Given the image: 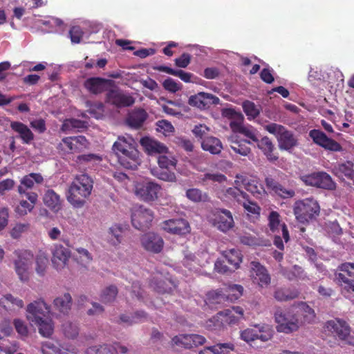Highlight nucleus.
Masks as SVG:
<instances>
[{"instance_id":"nucleus-64","label":"nucleus","mask_w":354,"mask_h":354,"mask_svg":"<svg viewBox=\"0 0 354 354\" xmlns=\"http://www.w3.org/2000/svg\"><path fill=\"white\" fill-rule=\"evenodd\" d=\"M71 40L73 43L79 44L84 35V32L78 26H73L69 31Z\"/></svg>"},{"instance_id":"nucleus-7","label":"nucleus","mask_w":354,"mask_h":354,"mask_svg":"<svg viewBox=\"0 0 354 354\" xmlns=\"http://www.w3.org/2000/svg\"><path fill=\"white\" fill-rule=\"evenodd\" d=\"M286 178H287V176L284 173L279 171L274 177L268 176L265 178V183L267 188L271 192H273L276 195L284 199L291 198L295 196V191L293 188L286 186L280 182V180H284Z\"/></svg>"},{"instance_id":"nucleus-50","label":"nucleus","mask_w":354,"mask_h":354,"mask_svg":"<svg viewBox=\"0 0 354 354\" xmlns=\"http://www.w3.org/2000/svg\"><path fill=\"white\" fill-rule=\"evenodd\" d=\"M250 143V142L245 140H239L238 138L235 140L232 139L231 140L230 147L236 153L246 156L251 151L250 148L248 147Z\"/></svg>"},{"instance_id":"nucleus-34","label":"nucleus","mask_w":354,"mask_h":354,"mask_svg":"<svg viewBox=\"0 0 354 354\" xmlns=\"http://www.w3.org/2000/svg\"><path fill=\"white\" fill-rule=\"evenodd\" d=\"M140 144L148 154L166 153L167 148L160 142L149 137H144L140 140Z\"/></svg>"},{"instance_id":"nucleus-23","label":"nucleus","mask_w":354,"mask_h":354,"mask_svg":"<svg viewBox=\"0 0 354 354\" xmlns=\"http://www.w3.org/2000/svg\"><path fill=\"white\" fill-rule=\"evenodd\" d=\"M250 264L253 282L261 288H267L270 284L271 278L266 268L257 261H252Z\"/></svg>"},{"instance_id":"nucleus-24","label":"nucleus","mask_w":354,"mask_h":354,"mask_svg":"<svg viewBox=\"0 0 354 354\" xmlns=\"http://www.w3.org/2000/svg\"><path fill=\"white\" fill-rule=\"evenodd\" d=\"M214 216V225L221 232H226L234 227V222L230 211L218 209Z\"/></svg>"},{"instance_id":"nucleus-12","label":"nucleus","mask_w":354,"mask_h":354,"mask_svg":"<svg viewBox=\"0 0 354 354\" xmlns=\"http://www.w3.org/2000/svg\"><path fill=\"white\" fill-rule=\"evenodd\" d=\"M26 312L27 319L33 324L49 317L50 306L43 299H38L27 306Z\"/></svg>"},{"instance_id":"nucleus-10","label":"nucleus","mask_w":354,"mask_h":354,"mask_svg":"<svg viewBox=\"0 0 354 354\" xmlns=\"http://www.w3.org/2000/svg\"><path fill=\"white\" fill-rule=\"evenodd\" d=\"M17 259L15 261V272L22 281L29 279L30 268L33 259V254L28 250L16 251Z\"/></svg>"},{"instance_id":"nucleus-37","label":"nucleus","mask_w":354,"mask_h":354,"mask_svg":"<svg viewBox=\"0 0 354 354\" xmlns=\"http://www.w3.org/2000/svg\"><path fill=\"white\" fill-rule=\"evenodd\" d=\"M218 315L224 317V322L228 324H235L243 317V310L240 306H233L231 308L220 311Z\"/></svg>"},{"instance_id":"nucleus-59","label":"nucleus","mask_w":354,"mask_h":354,"mask_svg":"<svg viewBox=\"0 0 354 354\" xmlns=\"http://www.w3.org/2000/svg\"><path fill=\"white\" fill-rule=\"evenodd\" d=\"M102 158L100 156L95 153H88L78 156L76 159V162L78 165L93 164L100 162Z\"/></svg>"},{"instance_id":"nucleus-42","label":"nucleus","mask_w":354,"mask_h":354,"mask_svg":"<svg viewBox=\"0 0 354 354\" xmlns=\"http://www.w3.org/2000/svg\"><path fill=\"white\" fill-rule=\"evenodd\" d=\"M203 150L210 152L212 154H218L223 149L221 140L215 137L210 136L203 139L201 142Z\"/></svg>"},{"instance_id":"nucleus-4","label":"nucleus","mask_w":354,"mask_h":354,"mask_svg":"<svg viewBox=\"0 0 354 354\" xmlns=\"http://www.w3.org/2000/svg\"><path fill=\"white\" fill-rule=\"evenodd\" d=\"M274 319L278 324L277 331L286 334L298 330L302 324V320L299 318V312L297 311L295 307L286 312L281 309H277L274 313Z\"/></svg>"},{"instance_id":"nucleus-22","label":"nucleus","mask_w":354,"mask_h":354,"mask_svg":"<svg viewBox=\"0 0 354 354\" xmlns=\"http://www.w3.org/2000/svg\"><path fill=\"white\" fill-rule=\"evenodd\" d=\"M84 87L93 94H99L104 91L108 92L111 87H113L114 81L102 77H90L84 83Z\"/></svg>"},{"instance_id":"nucleus-17","label":"nucleus","mask_w":354,"mask_h":354,"mask_svg":"<svg viewBox=\"0 0 354 354\" xmlns=\"http://www.w3.org/2000/svg\"><path fill=\"white\" fill-rule=\"evenodd\" d=\"M206 342L205 337L198 334H180L171 339V345L180 346L186 349L203 345Z\"/></svg>"},{"instance_id":"nucleus-56","label":"nucleus","mask_w":354,"mask_h":354,"mask_svg":"<svg viewBox=\"0 0 354 354\" xmlns=\"http://www.w3.org/2000/svg\"><path fill=\"white\" fill-rule=\"evenodd\" d=\"M151 174L160 180L167 182H175L176 177L175 174L170 169H153Z\"/></svg>"},{"instance_id":"nucleus-11","label":"nucleus","mask_w":354,"mask_h":354,"mask_svg":"<svg viewBox=\"0 0 354 354\" xmlns=\"http://www.w3.org/2000/svg\"><path fill=\"white\" fill-rule=\"evenodd\" d=\"M106 102L117 108H124L132 106L135 103V99L114 84L106 94Z\"/></svg>"},{"instance_id":"nucleus-18","label":"nucleus","mask_w":354,"mask_h":354,"mask_svg":"<svg viewBox=\"0 0 354 354\" xmlns=\"http://www.w3.org/2000/svg\"><path fill=\"white\" fill-rule=\"evenodd\" d=\"M219 98L211 93L199 92L189 97L188 104L201 110L208 109L212 105L218 104Z\"/></svg>"},{"instance_id":"nucleus-30","label":"nucleus","mask_w":354,"mask_h":354,"mask_svg":"<svg viewBox=\"0 0 354 354\" xmlns=\"http://www.w3.org/2000/svg\"><path fill=\"white\" fill-rule=\"evenodd\" d=\"M226 301V297L224 295L223 288L209 291L206 294L205 299V304L212 309L220 308L221 305Z\"/></svg>"},{"instance_id":"nucleus-62","label":"nucleus","mask_w":354,"mask_h":354,"mask_svg":"<svg viewBox=\"0 0 354 354\" xmlns=\"http://www.w3.org/2000/svg\"><path fill=\"white\" fill-rule=\"evenodd\" d=\"M60 346L57 342L47 341L42 344L41 350L43 354H58Z\"/></svg>"},{"instance_id":"nucleus-16","label":"nucleus","mask_w":354,"mask_h":354,"mask_svg":"<svg viewBox=\"0 0 354 354\" xmlns=\"http://www.w3.org/2000/svg\"><path fill=\"white\" fill-rule=\"evenodd\" d=\"M153 219V213L142 206L133 210L131 214L133 226L140 230L148 229Z\"/></svg>"},{"instance_id":"nucleus-43","label":"nucleus","mask_w":354,"mask_h":354,"mask_svg":"<svg viewBox=\"0 0 354 354\" xmlns=\"http://www.w3.org/2000/svg\"><path fill=\"white\" fill-rule=\"evenodd\" d=\"M53 304L56 310L63 314H68L72 306V297L69 293H65L55 298Z\"/></svg>"},{"instance_id":"nucleus-54","label":"nucleus","mask_w":354,"mask_h":354,"mask_svg":"<svg viewBox=\"0 0 354 354\" xmlns=\"http://www.w3.org/2000/svg\"><path fill=\"white\" fill-rule=\"evenodd\" d=\"M84 122L77 119H66L62 125V130L66 133H71L75 129L84 128Z\"/></svg>"},{"instance_id":"nucleus-39","label":"nucleus","mask_w":354,"mask_h":354,"mask_svg":"<svg viewBox=\"0 0 354 354\" xmlns=\"http://www.w3.org/2000/svg\"><path fill=\"white\" fill-rule=\"evenodd\" d=\"M230 127L233 132L240 133L254 142L258 141L256 131L252 127L245 126L241 121H231Z\"/></svg>"},{"instance_id":"nucleus-29","label":"nucleus","mask_w":354,"mask_h":354,"mask_svg":"<svg viewBox=\"0 0 354 354\" xmlns=\"http://www.w3.org/2000/svg\"><path fill=\"white\" fill-rule=\"evenodd\" d=\"M29 201L21 200L16 206L15 212L19 216H25L30 212L37 201L38 196L35 192H28L26 195Z\"/></svg>"},{"instance_id":"nucleus-6","label":"nucleus","mask_w":354,"mask_h":354,"mask_svg":"<svg viewBox=\"0 0 354 354\" xmlns=\"http://www.w3.org/2000/svg\"><path fill=\"white\" fill-rule=\"evenodd\" d=\"M320 207L313 198H307L295 203L294 214L301 222L308 221L319 214Z\"/></svg>"},{"instance_id":"nucleus-1","label":"nucleus","mask_w":354,"mask_h":354,"mask_svg":"<svg viewBox=\"0 0 354 354\" xmlns=\"http://www.w3.org/2000/svg\"><path fill=\"white\" fill-rule=\"evenodd\" d=\"M112 149L118 158L120 164L127 169H134L140 164V153L137 142L131 136H118Z\"/></svg>"},{"instance_id":"nucleus-27","label":"nucleus","mask_w":354,"mask_h":354,"mask_svg":"<svg viewBox=\"0 0 354 354\" xmlns=\"http://www.w3.org/2000/svg\"><path fill=\"white\" fill-rule=\"evenodd\" d=\"M268 219L270 231L273 233L277 232L279 230V227H281L283 238L286 242H288L290 239L289 232L286 225L284 223H281L279 214L276 211H271Z\"/></svg>"},{"instance_id":"nucleus-44","label":"nucleus","mask_w":354,"mask_h":354,"mask_svg":"<svg viewBox=\"0 0 354 354\" xmlns=\"http://www.w3.org/2000/svg\"><path fill=\"white\" fill-rule=\"evenodd\" d=\"M43 200L44 204L54 212H57L61 207L60 197L53 189L45 192Z\"/></svg>"},{"instance_id":"nucleus-25","label":"nucleus","mask_w":354,"mask_h":354,"mask_svg":"<svg viewBox=\"0 0 354 354\" xmlns=\"http://www.w3.org/2000/svg\"><path fill=\"white\" fill-rule=\"evenodd\" d=\"M162 229L171 234L183 235L189 232V225L183 218L169 219L162 223Z\"/></svg>"},{"instance_id":"nucleus-28","label":"nucleus","mask_w":354,"mask_h":354,"mask_svg":"<svg viewBox=\"0 0 354 354\" xmlns=\"http://www.w3.org/2000/svg\"><path fill=\"white\" fill-rule=\"evenodd\" d=\"M147 118L148 113L145 109H134L128 114L127 123L130 127L138 129L143 125Z\"/></svg>"},{"instance_id":"nucleus-32","label":"nucleus","mask_w":354,"mask_h":354,"mask_svg":"<svg viewBox=\"0 0 354 354\" xmlns=\"http://www.w3.org/2000/svg\"><path fill=\"white\" fill-rule=\"evenodd\" d=\"M44 181L43 176L39 173H30L24 176L21 180V184L18 186V192L20 195L25 194L28 192L26 189H31L33 187L35 183L41 184Z\"/></svg>"},{"instance_id":"nucleus-8","label":"nucleus","mask_w":354,"mask_h":354,"mask_svg":"<svg viewBox=\"0 0 354 354\" xmlns=\"http://www.w3.org/2000/svg\"><path fill=\"white\" fill-rule=\"evenodd\" d=\"M305 185L316 187L324 189L333 190L336 187V183L331 176L325 171L314 172L301 177Z\"/></svg>"},{"instance_id":"nucleus-55","label":"nucleus","mask_w":354,"mask_h":354,"mask_svg":"<svg viewBox=\"0 0 354 354\" xmlns=\"http://www.w3.org/2000/svg\"><path fill=\"white\" fill-rule=\"evenodd\" d=\"M118 293V288L115 286L111 285L104 289L100 295V300L104 304H109L113 302Z\"/></svg>"},{"instance_id":"nucleus-51","label":"nucleus","mask_w":354,"mask_h":354,"mask_svg":"<svg viewBox=\"0 0 354 354\" xmlns=\"http://www.w3.org/2000/svg\"><path fill=\"white\" fill-rule=\"evenodd\" d=\"M38 326L39 333L45 337H50L54 331V324L52 319L48 317L38 323H35Z\"/></svg>"},{"instance_id":"nucleus-26","label":"nucleus","mask_w":354,"mask_h":354,"mask_svg":"<svg viewBox=\"0 0 354 354\" xmlns=\"http://www.w3.org/2000/svg\"><path fill=\"white\" fill-rule=\"evenodd\" d=\"M52 253V261L57 269L64 268L71 256L70 250L59 243L54 245Z\"/></svg>"},{"instance_id":"nucleus-36","label":"nucleus","mask_w":354,"mask_h":354,"mask_svg":"<svg viewBox=\"0 0 354 354\" xmlns=\"http://www.w3.org/2000/svg\"><path fill=\"white\" fill-rule=\"evenodd\" d=\"M354 164L351 161H346L337 164L333 169V173L338 178L344 176L354 181Z\"/></svg>"},{"instance_id":"nucleus-53","label":"nucleus","mask_w":354,"mask_h":354,"mask_svg":"<svg viewBox=\"0 0 354 354\" xmlns=\"http://www.w3.org/2000/svg\"><path fill=\"white\" fill-rule=\"evenodd\" d=\"M183 266L191 271L197 272L203 266L200 261L193 254H187L183 260Z\"/></svg>"},{"instance_id":"nucleus-35","label":"nucleus","mask_w":354,"mask_h":354,"mask_svg":"<svg viewBox=\"0 0 354 354\" xmlns=\"http://www.w3.org/2000/svg\"><path fill=\"white\" fill-rule=\"evenodd\" d=\"M257 142L258 148L261 150L269 161L274 162L278 160V155L274 153V146L268 137L265 136L260 140H258Z\"/></svg>"},{"instance_id":"nucleus-5","label":"nucleus","mask_w":354,"mask_h":354,"mask_svg":"<svg viewBox=\"0 0 354 354\" xmlns=\"http://www.w3.org/2000/svg\"><path fill=\"white\" fill-rule=\"evenodd\" d=\"M264 129L275 136L281 150L290 151L298 144L295 133L283 125L272 122L265 125Z\"/></svg>"},{"instance_id":"nucleus-46","label":"nucleus","mask_w":354,"mask_h":354,"mask_svg":"<svg viewBox=\"0 0 354 354\" xmlns=\"http://www.w3.org/2000/svg\"><path fill=\"white\" fill-rule=\"evenodd\" d=\"M105 346H112L116 351V354H118L120 352L122 354H126L128 353V348L125 346L120 344L119 342H114L112 344H103L100 345H95L88 347L85 353L86 354H100L101 350H103Z\"/></svg>"},{"instance_id":"nucleus-52","label":"nucleus","mask_w":354,"mask_h":354,"mask_svg":"<svg viewBox=\"0 0 354 354\" xmlns=\"http://www.w3.org/2000/svg\"><path fill=\"white\" fill-rule=\"evenodd\" d=\"M187 198L194 203L207 202L209 201L208 194L197 188H191L186 191Z\"/></svg>"},{"instance_id":"nucleus-19","label":"nucleus","mask_w":354,"mask_h":354,"mask_svg":"<svg viewBox=\"0 0 354 354\" xmlns=\"http://www.w3.org/2000/svg\"><path fill=\"white\" fill-rule=\"evenodd\" d=\"M87 143L84 136L67 137L62 140L59 147L67 153H79L85 149Z\"/></svg>"},{"instance_id":"nucleus-31","label":"nucleus","mask_w":354,"mask_h":354,"mask_svg":"<svg viewBox=\"0 0 354 354\" xmlns=\"http://www.w3.org/2000/svg\"><path fill=\"white\" fill-rule=\"evenodd\" d=\"M10 128L18 133L19 138L24 144H30L34 140V134L32 131L27 125L21 122H11Z\"/></svg>"},{"instance_id":"nucleus-38","label":"nucleus","mask_w":354,"mask_h":354,"mask_svg":"<svg viewBox=\"0 0 354 354\" xmlns=\"http://www.w3.org/2000/svg\"><path fill=\"white\" fill-rule=\"evenodd\" d=\"M234 349V345L231 342L218 343L204 347L198 352V354H228Z\"/></svg>"},{"instance_id":"nucleus-14","label":"nucleus","mask_w":354,"mask_h":354,"mask_svg":"<svg viewBox=\"0 0 354 354\" xmlns=\"http://www.w3.org/2000/svg\"><path fill=\"white\" fill-rule=\"evenodd\" d=\"M324 329L329 335L340 340H345L351 333L348 324L339 318L327 321L325 323Z\"/></svg>"},{"instance_id":"nucleus-48","label":"nucleus","mask_w":354,"mask_h":354,"mask_svg":"<svg viewBox=\"0 0 354 354\" xmlns=\"http://www.w3.org/2000/svg\"><path fill=\"white\" fill-rule=\"evenodd\" d=\"M227 301L233 302L243 294V288L241 285L233 284L223 288Z\"/></svg>"},{"instance_id":"nucleus-33","label":"nucleus","mask_w":354,"mask_h":354,"mask_svg":"<svg viewBox=\"0 0 354 354\" xmlns=\"http://www.w3.org/2000/svg\"><path fill=\"white\" fill-rule=\"evenodd\" d=\"M24 306L22 299L6 294L0 299V306L8 312H14L21 309Z\"/></svg>"},{"instance_id":"nucleus-13","label":"nucleus","mask_w":354,"mask_h":354,"mask_svg":"<svg viewBox=\"0 0 354 354\" xmlns=\"http://www.w3.org/2000/svg\"><path fill=\"white\" fill-rule=\"evenodd\" d=\"M226 196L242 205L245 211L253 214H259L261 208L256 203L248 199V195L237 187H229L226 190Z\"/></svg>"},{"instance_id":"nucleus-45","label":"nucleus","mask_w":354,"mask_h":354,"mask_svg":"<svg viewBox=\"0 0 354 354\" xmlns=\"http://www.w3.org/2000/svg\"><path fill=\"white\" fill-rule=\"evenodd\" d=\"M297 311L299 312V318L302 320V324H310L315 321V310L305 303H300L295 307Z\"/></svg>"},{"instance_id":"nucleus-9","label":"nucleus","mask_w":354,"mask_h":354,"mask_svg":"<svg viewBox=\"0 0 354 354\" xmlns=\"http://www.w3.org/2000/svg\"><path fill=\"white\" fill-rule=\"evenodd\" d=\"M235 185L243 187L256 198H262L266 192L262 183L256 177H248L242 174L236 175Z\"/></svg>"},{"instance_id":"nucleus-63","label":"nucleus","mask_w":354,"mask_h":354,"mask_svg":"<svg viewBox=\"0 0 354 354\" xmlns=\"http://www.w3.org/2000/svg\"><path fill=\"white\" fill-rule=\"evenodd\" d=\"M162 86L166 91L174 93L181 89L182 85L168 77L163 82Z\"/></svg>"},{"instance_id":"nucleus-3","label":"nucleus","mask_w":354,"mask_h":354,"mask_svg":"<svg viewBox=\"0 0 354 354\" xmlns=\"http://www.w3.org/2000/svg\"><path fill=\"white\" fill-rule=\"evenodd\" d=\"M334 276V281L339 287L341 294L345 298H349L354 293V263L340 264Z\"/></svg>"},{"instance_id":"nucleus-40","label":"nucleus","mask_w":354,"mask_h":354,"mask_svg":"<svg viewBox=\"0 0 354 354\" xmlns=\"http://www.w3.org/2000/svg\"><path fill=\"white\" fill-rule=\"evenodd\" d=\"M299 291L295 288H279L273 294L274 298L278 301H288L297 298Z\"/></svg>"},{"instance_id":"nucleus-21","label":"nucleus","mask_w":354,"mask_h":354,"mask_svg":"<svg viewBox=\"0 0 354 354\" xmlns=\"http://www.w3.org/2000/svg\"><path fill=\"white\" fill-rule=\"evenodd\" d=\"M141 245L147 252L158 254L164 246L162 238L154 232H148L143 234L140 239Z\"/></svg>"},{"instance_id":"nucleus-61","label":"nucleus","mask_w":354,"mask_h":354,"mask_svg":"<svg viewBox=\"0 0 354 354\" xmlns=\"http://www.w3.org/2000/svg\"><path fill=\"white\" fill-rule=\"evenodd\" d=\"M48 263V259L47 257L42 255L37 256L35 270L39 276L45 274Z\"/></svg>"},{"instance_id":"nucleus-47","label":"nucleus","mask_w":354,"mask_h":354,"mask_svg":"<svg viewBox=\"0 0 354 354\" xmlns=\"http://www.w3.org/2000/svg\"><path fill=\"white\" fill-rule=\"evenodd\" d=\"M223 255L226 259L232 269H237L242 261V254L240 250L237 249H230L223 252Z\"/></svg>"},{"instance_id":"nucleus-15","label":"nucleus","mask_w":354,"mask_h":354,"mask_svg":"<svg viewBox=\"0 0 354 354\" xmlns=\"http://www.w3.org/2000/svg\"><path fill=\"white\" fill-rule=\"evenodd\" d=\"M160 189V185L149 180L138 183L136 186L135 193L141 200L145 202H152L158 199Z\"/></svg>"},{"instance_id":"nucleus-41","label":"nucleus","mask_w":354,"mask_h":354,"mask_svg":"<svg viewBox=\"0 0 354 354\" xmlns=\"http://www.w3.org/2000/svg\"><path fill=\"white\" fill-rule=\"evenodd\" d=\"M127 228L120 224H114L109 230V242L113 246L119 245Z\"/></svg>"},{"instance_id":"nucleus-57","label":"nucleus","mask_w":354,"mask_h":354,"mask_svg":"<svg viewBox=\"0 0 354 354\" xmlns=\"http://www.w3.org/2000/svg\"><path fill=\"white\" fill-rule=\"evenodd\" d=\"M62 331L64 335L69 339H75L79 334V328L75 323L66 321L63 323Z\"/></svg>"},{"instance_id":"nucleus-49","label":"nucleus","mask_w":354,"mask_h":354,"mask_svg":"<svg viewBox=\"0 0 354 354\" xmlns=\"http://www.w3.org/2000/svg\"><path fill=\"white\" fill-rule=\"evenodd\" d=\"M147 314L142 310L136 311L133 315L129 316L127 315H121L120 320L121 323H124L127 326H131L134 324H138L143 322L147 319Z\"/></svg>"},{"instance_id":"nucleus-60","label":"nucleus","mask_w":354,"mask_h":354,"mask_svg":"<svg viewBox=\"0 0 354 354\" xmlns=\"http://www.w3.org/2000/svg\"><path fill=\"white\" fill-rule=\"evenodd\" d=\"M158 163L159 165V169H175L176 165V160L174 158H169L167 156L165 155L159 156L158 158Z\"/></svg>"},{"instance_id":"nucleus-2","label":"nucleus","mask_w":354,"mask_h":354,"mask_svg":"<svg viewBox=\"0 0 354 354\" xmlns=\"http://www.w3.org/2000/svg\"><path fill=\"white\" fill-rule=\"evenodd\" d=\"M93 180L86 174L77 175L69 186L67 200L75 208L84 206L86 199L91 194Z\"/></svg>"},{"instance_id":"nucleus-20","label":"nucleus","mask_w":354,"mask_h":354,"mask_svg":"<svg viewBox=\"0 0 354 354\" xmlns=\"http://www.w3.org/2000/svg\"><path fill=\"white\" fill-rule=\"evenodd\" d=\"M309 136L317 145L325 149L332 151H339L342 149L340 144L328 138L323 131L318 129H313L309 132Z\"/></svg>"},{"instance_id":"nucleus-58","label":"nucleus","mask_w":354,"mask_h":354,"mask_svg":"<svg viewBox=\"0 0 354 354\" xmlns=\"http://www.w3.org/2000/svg\"><path fill=\"white\" fill-rule=\"evenodd\" d=\"M273 333L274 331L270 326L263 325L258 328V330H257V339H259L263 342H266L272 339Z\"/></svg>"}]
</instances>
